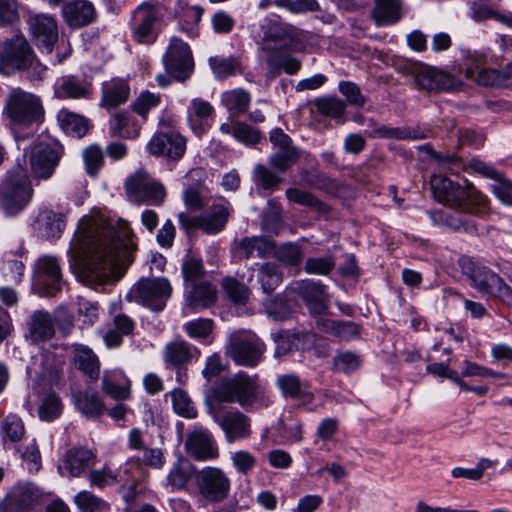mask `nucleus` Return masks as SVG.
Here are the masks:
<instances>
[{"label":"nucleus","mask_w":512,"mask_h":512,"mask_svg":"<svg viewBox=\"0 0 512 512\" xmlns=\"http://www.w3.org/2000/svg\"><path fill=\"white\" fill-rule=\"evenodd\" d=\"M74 241L79 260L71 267L78 280L93 289L109 280L114 263L123 261L130 265L137 248L134 233L123 220L115 225L83 221L78 226Z\"/></svg>","instance_id":"1"},{"label":"nucleus","mask_w":512,"mask_h":512,"mask_svg":"<svg viewBox=\"0 0 512 512\" xmlns=\"http://www.w3.org/2000/svg\"><path fill=\"white\" fill-rule=\"evenodd\" d=\"M204 402L238 403L242 408L253 409L256 404L268 406L269 398L265 388L259 381L258 375H248L238 372L231 378L217 381L205 393Z\"/></svg>","instance_id":"2"},{"label":"nucleus","mask_w":512,"mask_h":512,"mask_svg":"<svg viewBox=\"0 0 512 512\" xmlns=\"http://www.w3.org/2000/svg\"><path fill=\"white\" fill-rule=\"evenodd\" d=\"M433 197L439 202L466 213L482 217L489 211V200L471 183L461 186L443 175L430 180Z\"/></svg>","instance_id":"3"},{"label":"nucleus","mask_w":512,"mask_h":512,"mask_svg":"<svg viewBox=\"0 0 512 512\" xmlns=\"http://www.w3.org/2000/svg\"><path fill=\"white\" fill-rule=\"evenodd\" d=\"M187 138L181 134L176 119L167 113L161 115L157 129L146 144V152L154 157L178 162L186 153Z\"/></svg>","instance_id":"4"},{"label":"nucleus","mask_w":512,"mask_h":512,"mask_svg":"<svg viewBox=\"0 0 512 512\" xmlns=\"http://www.w3.org/2000/svg\"><path fill=\"white\" fill-rule=\"evenodd\" d=\"M4 114L14 128H29L44 121V107L39 96L13 88L6 97Z\"/></svg>","instance_id":"5"},{"label":"nucleus","mask_w":512,"mask_h":512,"mask_svg":"<svg viewBox=\"0 0 512 512\" xmlns=\"http://www.w3.org/2000/svg\"><path fill=\"white\" fill-rule=\"evenodd\" d=\"M461 266L472 288L512 309V287L502 277L486 266L475 264L470 258H463Z\"/></svg>","instance_id":"6"},{"label":"nucleus","mask_w":512,"mask_h":512,"mask_svg":"<svg viewBox=\"0 0 512 512\" xmlns=\"http://www.w3.org/2000/svg\"><path fill=\"white\" fill-rule=\"evenodd\" d=\"M0 45L3 70L23 71L32 69L36 80H42L46 68L38 61L30 43L22 33H16Z\"/></svg>","instance_id":"7"},{"label":"nucleus","mask_w":512,"mask_h":512,"mask_svg":"<svg viewBox=\"0 0 512 512\" xmlns=\"http://www.w3.org/2000/svg\"><path fill=\"white\" fill-rule=\"evenodd\" d=\"M195 496L202 506L224 502L230 494L231 480L220 467L206 466L197 470Z\"/></svg>","instance_id":"8"},{"label":"nucleus","mask_w":512,"mask_h":512,"mask_svg":"<svg viewBox=\"0 0 512 512\" xmlns=\"http://www.w3.org/2000/svg\"><path fill=\"white\" fill-rule=\"evenodd\" d=\"M172 294V286L167 278H140L129 290L126 299L136 302L153 311H162Z\"/></svg>","instance_id":"9"},{"label":"nucleus","mask_w":512,"mask_h":512,"mask_svg":"<svg viewBox=\"0 0 512 512\" xmlns=\"http://www.w3.org/2000/svg\"><path fill=\"white\" fill-rule=\"evenodd\" d=\"M204 403L208 414L223 431L227 443L231 444L251 437V418L248 415L236 408L222 412L219 403Z\"/></svg>","instance_id":"10"},{"label":"nucleus","mask_w":512,"mask_h":512,"mask_svg":"<svg viewBox=\"0 0 512 512\" xmlns=\"http://www.w3.org/2000/svg\"><path fill=\"white\" fill-rule=\"evenodd\" d=\"M33 189L23 172L8 174L1 184L0 205L6 216L20 213L31 201Z\"/></svg>","instance_id":"11"},{"label":"nucleus","mask_w":512,"mask_h":512,"mask_svg":"<svg viewBox=\"0 0 512 512\" xmlns=\"http://www.w3.org/2000/svg\"><path fill=\"white\" fill-rule=\"evenodd\" d=\"M125 191L135 203L156 207L163 205L167 195L164 185L143 169L126 179Z\"/></svg>","instance_id":"12"},{"label":"nucleus","mask_w":512,"mask_h":512,"mask_svg":"<svg viewBox=\"0 0 512 512\" xmlns=\"http://www.w3.org/2000/svg\"><path fill=\"white\" fill-rule=\"evenodd\" d=\"M162 12L157 4L143 2L137 6L129 22L131 37L139 44H153L158 37V24L161 21Z\"/></svg>","instance_id":"13"},{"label":"nucleus","mask_w":512,"mask_h":512,"mask_svg":"<svg viewBox=\"0 0 512 512\" xmlns=\"http://www.w3.org/2000/svg\"><path fill=\"white\" fill-rule=\"evenodd\" d=\"M166 71L177 81L184 82L193 73L194 60L187 43L178 37H172L163 56Z\"/></svg>","instance_id":"14"},{"label":"nucleus","mask_w":512,"mask_h":512,"mask_svg":"<svg viewBox=\"0 0 512 512\" xmlns=\"http://www.w3.org/2000/svg\"><path fill=\"white\" fill-rule=\"evenodd\" d=\"M28 32L34 45L50 54L59 39L57 20L44 13H31L27 17Z\"/></svg>","instance_id":"15"},{"label":"nucleus","mask_w":512,"mask_h":512,"mask_svg":"<svg viewBox=\"0 0 512 512\" xmlns=\"http://www.w3.org/2000/svg\"><path fill=\"white\" fill-rule=\"evenodd\" d=\"M265 350L264 342L252 334L231 338L227 354L237 365L255 367L262 361Z\"/></svg>","instance_id":"16"},{"label":"nucleus","mask_w":512,"mask_h":512,"mask_svg":"<svg viewBox=\"0 0 512 512\" xmlns=\"http://www.w3.org/2000/svg\"><path fill=\"white\" fill-rule=\"evenodd\" d=\"M63 155V146L57 141L39 142L30 153V166L35 177L49 179Z\"/></svg>","instance_id":"17"},{"label":"nucleus","mask_w":512,"mask_h":512,"mask_svg":"<svg viewBox=\"0 0 512 512\" xmlns=\"http://www.w3.org/2000/svg\"><path fill=\"white\" fill-rule=\"evenodd\" d=\"M62 273L58 259L53 256L40 257L36 262L34 287L42 296H54L61 290Z\"/></svg>","instance_id":"18"},{"label":"nucleus","mask_w":512,"mask_h":512,"mask_svg":"<svg viewBox=\"0 0 512 512\" xmlns=\"http://www.w3.org/2000/svg\"><path fill=\"white\" fill-rule=\"evenodd\" d=\"M291 291L303 300L311 315H322L328 310L329 295L321 281L298 280L291 285Z\"/></svg>","instance_id":"19"},{"label":"nucleus","mask_w":512,"mask_h":512,"mask_svg":"<svg viewBox=\"0 0 512 512\" xmlns=\"http://www.w3.org/2000/svg\"><path fill=\"white\" fill-rule=\"evenodd\" d=\"M40 498L41 493L35 485H17L0 501V512H31Z\"/></svg>","instance_id":"20"},{"label":"nucleus","mask_w":512,"mask_h":512,"mask_svg":"<svg viewBox=\"0 0 512 512\" xmlns=\"http://www.w3.org/2000/svg\"><path fill=\"white\" fill-rule=\"evenodd\" d=\"M184 448L192 459L196 461L214 460L219 457L218 445L213 435L206 429H195L185 440Z\"/></svg>","instance_id":"21"},{"label":"nucleus","mask_w":512,"mask_h":512,"mask_svg":"<svg viewBox=\"0 0 512 512\" xmlns=\"http://www.w3.org/2000/svg\"><path fill=\"white\" fill-rule=\"evenodd\" d=\"M56 318L46 310L33 311L26 321L24 337L32 344L50 341L55 335Z\"/></svg>","instance_id":"22"},{"label":"nucleus","mask_w":512,"mask_h":512,"mask_svg":"<svg viewBox=\"0 0 512 512\" xmlns=\"http://www.w3.org/2000/svg\"><path fill=\"white\" fill-rule=\"evenodd\" d=\"M34 233L47 241L59 239L66 227L65 215L49 208L40 209L33 220Z\"/></svg>","instance_id":"23"},{"label":"nucleus","mask_w":512,"mask_h":512,"mask_svg":"<svg viewBox=\"0 0 512 512\" xmlns=\"http://www.w3.org/2000/svg\"><path fill=\"white\" fill-rule=\"evenodd\" d=\"M62 17L68 27L73 29L88 26L96 21L97 12L89 0H70L63 4Z\"/></svg>","instance_id":"24"},{"label":"nucleus","mask_w":512,"mask_h":512,"mask_svg":"<svg viewBox=\"0 0 512 512\" xmlns=\"http://www.w3.org/2000/svg\"><path fill=\"white\" fill-rule=\"evenodd\" d=\"M144 122L138 119L132 110H121L114 113L108 122V133L111 137L136 139L139 137Z\"/></svg>","instance_id":"25"},{"label":"nucleus","mask_w":512,"mask_h":512,"mask_svg":"<svg viewBox=\"0 0 512 512\" xmlns=\"http://www.w3.org/2000/svg\"><path fill=\"white\" fill-rule=\"evenodd\" d=\"M456 78L449 73L432 67L421 69L415 76V83L428 92H448L456 87Z\"/></svg>","instance_id":"26"},{"label":"nucleus","mask_w":512,"mask_h":512,"mask_svg":"<svg viewBox=\"0 0 512 512\" xmlns=\"http://www.w3.org/2000/svg\"><path fill=\"white\" fill-rule=\"evenodd\" d=\"M283 280L282 272L277 264L272 262L255 263L251 267L248 282L254 287L253 282L260 287L263 293L271 294Z\"/></svg>","instance_id":"27"},{"label":"nucleus","mask_w":512,"mask_h":512,"mask_svg":"<svg viewBox=\"0 0 512 512\" xmlns=\"http://www.w3.org/2000/svg\"><path fill=\"white\" fill-rule=\"evenodd\" d=\"M197 470L187 458L180 456L170 466L164 486L171 492L186 490L189 482L195 481Z\"/></svg>","instance_id":"28"},{"label":"nucleus","mask_w":512,"mask_h":512,"mask_svg":"<svg viewBox=\"0 0 512 512\" xmlns=\"http://www.w3.org/2000/svg\"><path fill=\"white\" fill-rule=\"evenodd\" d=\"M199 356V349L184 340L169 342L163 351V361L166 367L186 366L193 360H198Z\"/></svg>","instance_id":"29"},{"label":"nucleus","mask_w":512,"mask_h":512,"mask_svg":"<svg viewBox=\"0 0 512 512\" xmlns=\"http://www.w3.org/2000/svg\"><path fill=\"white\" fill-rule=\"evenodd\" d=\"M96 454L86 447H72L64 456V467L72 477L86 474L96 463Z\"/></svg>","instance_id":"30"},{"label":"nucleus","mask_w":512,"mask_h":512,"mask_svg":"<svg viewBox=\"0 0 512 512\" xmlns=\"http://www.w3.org/2000/svg\"><path fill=\"white\" fill-rule=\"evenodd\" d=\"M275 241L264 236H246L236 243V251L244 259L269 258L275 252Z\"/></svg>","instance_id":"31"},{"label":"nucleus","mask_w":512,"mask_h":512,"mask_svg":"<svg viewBox=\"0 0 512 512\" xmlns=\"http://www.w3.org/2000/svg\"><path fill=\"white\" fill-rule=\"evenodd\" d=\"M185 301L187 307L194 312L210 308L217 301V289L208 281L193 283L187 291Z\"/></svg>","instance_id":"32"},{"label":"nucleus","mask_w":512,"mask_h":512,"mask_svg":"<svg viewBox=\"0 0 512 512\" xmlns=\"http://www.w3.org/2000/svg\"><path fill=\"white\" fill-rule=\"evenodd\" d=\"M54 94L58 99H88L91 84L73 75L64 76L56 81Z\"/></svg>","instance_id":"33"},{"label":"nucleus","mask_w":512,"mask_h":512,"mask_svg":"<svg viewBox=\"0 0 512 512\" xmlns=\"http://www.w3.org/2000/svg\"><path fill=\"white\" fill-rule=\"evenodd\" d=\"M230 215V204L225 199L213 203L201 214L202 230L207 234H216L222 231Z\"/></svg>","instance_id":"34"},{"label":"nucleus","mask_w":512,"mask_h":512,"mask_svg":"<svg viewBox=\"0 0 512 512\" xmlns=\"http://www.w3.org/2000/svg\"><path fill=\"white\" fill-rule=\"evenodd\" d=\"M369 125L374 127L372 131L368 132L370 138L396 140H421L426 138L425 132L419 127L376 125L374 119H369Z\"/></svg>","instance_id":"35"},{"label":"nucleus","mask_w":512,"mask_h":512,"mask_svg":"<svg viewBox=\"0 0 512 512\" xmlns=\"http://www.w3.org/2000/svg\"><path fill=\"white\" fill-rule=\"evenodd\" d=\"M72 398L76 409L86 418H98L106 412L99 393L93 389L77 391Z\"/></svg>","instance_id":"36"},{"label":"nucleus","mask_w":512,"mask_h":512,"mask_svg":"<svg viewBox=\"0 0 512 512\" xmlns=\"http://www.w3.org/2000/svg\"><path fill=\"white\" fill-rule=\"evenodd\" d=\"M214 108L206 100L194 98L187 109V121L191 130L201 136L208 127V120L213 115Z\"/></svg>","instance_id":"37"},{"label":"nucleus","mask_w":512,"mask_h":512,"mask_svg":"<svg viewBox=\"0 0 512 512\" xmlns=\"http://www.w3.org/2000/svg\"><path fill=\"white\" fill-rule=\"evenodd\" d=\"M129 95L130 87L127 80L111 79L103 83L101 106L107 109L116 108L125 103Z\"/></svg>","instance_id":"38"},{"label":"nucleus","mask_w":512,"mask_h":512,"mask_svg":"<svg viewBox=\"0 0 512 512\" xmlns=\"http://www.w3.org/2000/svg\"><path fill=\"white\" fill-rule=\"evenodd\" d=\"M317 326L341 341H351L360 337L362 326L353 321H340L334 319H319Z\"/></svg>","instance_id":"39"},{"label":"nucleus","mask_w":512,"mask_h":512,"mask_svg":"<svg viewBox=\"0 0 512 512\" xmlns=\"http://www.w3.org/2000/svg\"><path fill=\"white\" fill-rule=\"evenodd\" d=\"M102 390L115 400H126L130 397V380L121 370L104 371Z\"/></svg>","instance_id":"40"},{"label":"nucleus","mask_w":512,"mask_h":512,"mask_svg":"<svg viewBox=\"0 0 512 512\" xmlns=\"http://www.w3.org/2000/svg\"><path fill=\"white\" fill-rule=\"evenodd\" d=\"M204 8L200 5H181L176 11L178 26L181 31L190 38H196L200 34L199 23L204 14Z\"/></svg>","instance_id":"41"},{"label":"nucleus","mask_w":512,"mask_h":512,"mask_svg":"<svg viewBox=\"0 0 512 512\" xmlns=\"http://www.w3.org/2000/svg\"><path fill=\"white\" fill-rule=\"evenodd\" d=\"M402 0H374L372 19L378 26L397 23L401 19Z\"/></svg>","instance_id":"42"},{"label":"nucleus","mask_w":512,"mask_h":512,"mask_svg":"<svg viewBox=\"0 0 512 512\" xmlns=\"http://www.w3.org/2000/svg\"><path fill=\"white\" fill-rule=\"evenodd\" d=\"M57 120L67 135L78 139L83 138L92 127L87 118L68 109H61L57 114Z\"/></svg>","instance_id":"43"},{"label":"nucleus","mask_w":512,"mask_h":512,"mask_svg":"<svg viewBox=\"0 0 512 512\" xmlns=\"http://www.w3.org/2000/svg\"><path fill=\"white\" fill-rule=\"evenodd\" d=\"M276 170L271 166L267 167L264 164H256L252 173V180L258 191L262 190L261 195L269 196L276 191L281 185L283 179Z\"/></svg>","instance_id":"44"},{"label":"nucleus","mask_w":512,"mask_h":512,"mask_svg":"<svg viewBox=\"0 0 512 512\" xmlns=\"http://www.w3.org/2000/svg\"><path fill=\"white\" fill-rule=\"evenodd\" d=\"M276 386L286 398H313V395L306 391V384L294 373L279 375Z\"/></svg>","instance_id":"45"},{"label":"nucleus","mask_w":512,"mask_h":512,"mask_svg":"<svg viewBox=\"0 0 512 512\" xmlns=\"http://www.w3.org/2000/svg\"><path fill=\"white\" fill-rule=\"evenodd\" d=\"M74 365L92 380H96L99 377V359L97 355L86 346H80L75 349Z\"/></svg>","instance_id":"46"},{"label":"nucleus","mask_w":512,"mask_h":512,"mask_svg":"<svg viewBox=\"0 0 512 512\" xmlns=\"http://www.w3.org/2000/svg\"><path fill=\"white\" fill-rule=\"evenodd\" d=\"M283 211L279 203L269 200L261 216V229L269 234L278 235L283 227Z\"/></svg>","instance_id":"47"},{"label":"nucleus","mask_w":512,"mask_h":512,"mask_svg":"<svg viewBox=\"0 0 512 512\" xmlns=\"http://www.w3.org/2000/svg\"><path fill=\"white\" fill-rule=\"evenodd\" d=\"M288 201L295 204L308 207L313 211L326 213L329 211L328 205L315 196L313 193L299 188H288L285 191Z\"/></svg>","instance_id":"48"},{"label":"nucleus","mask_w":512,"mask_h":512,"mask_svg":"<svg viewBox=\"0 0 512 512\" xmlns=\"http://www.w3.org/2000/svg\"><path fill=\"white\" fill-rule=\"evenodd\" d=\"M208 63L218 79H226L242 70L241 61L237 56H213L208 59Z\"/></svg>","instance_id":"49"},{"label":"nucleus","mask_w":512,"mask_h":512,"mask_svg":"<svg viewBox=\"0 0 512 512\" xmlns=\"http://www.w3.org/2000/svg\"><path fill=\"white\" fill-rule=\"evenodd\" d=\"M0 432L4 444L19 442L25 435V426L21 417L16 414L5 416L1 421Z\"/></svg>","instance_id":"50"},{"label":"nucleus","mask_w":512,"mask_h":512,"mask_svg":"<svg viewBox=\"0 0 512 512\" xmlns=\"http://www.w3.org/2000/svg\"><path fill=\"white\" fill-rule=\"evenodd\" d=\"M221 100L232 115H240L247 111L251 97L244 89H234L223 93Z\"/></svg>","instance_id":"51"},{"label":"nucleus","mask_w":512,"mask_h":512,"mask_svg":"<svg viewBox=\"0 0 512 512\" xmlns=\"http://www.w3.org/2000/svg\"><path fill=\"white\" fill-rule=\"evenodd\" d=\"M161 103V95L149 90L142 91L130 105L132 112L146 122L149 112L158 107Z\"/></svg>","instance_id":"52"},{"label":"nucleus","mask_w":512,"mask_h":512,"mask_svg":"<svg viewBox=\"0 0 512 512\" xmlns=\"http://www.w3.org/2000/svg\"><path fill=\"white\" fill-rule=\"evenodd\" d=\"M302 151L297 148L278 150L269 157V165L278 173H285L301 158Z\"/></svg>","instance_id":"53"},{"label":"nucleus","mask_w":512,"mask_h":512,"mask_svg":"<svg viewBox=\"0 0 512 512\" xmlns=\"http://www.w3.org/2000/svg\"><path fill=\"white\" fill-rule=\"evenodd\" d=\"M313 105L319 114L334 119L342 118L346 110V103L336 96L316 98Z\"/></svg>","instance_id":"54"},{"label":"nucleus","mask_w":512,"mask_h":512,"mask_svg":"<svg viewBox=\"0 0 512 512\" xmlns=\"http://www.w3.org/2000/svg\"><path fill=\"white\" fill-rule=\"evenodd\" d=\"M74 502L80 512H107L110 509L104 499L87 490L78 492L74 497Z\"/></svg>","instance_id":"55"},{"label":"nucleus","mask_w":512,"mask_h":512,"mask_svg":"<svg viewBox=\"0 0 512 512\" xmlns=\"http://www.w3.org/2000/svg\"><path fill=\"white\" fill-rule=\"evenodd\" d=\"M63 412L61 398L54 392L47 394L38 406V416L42 421L51 422Z\"/></svg>","instance_id":"56"},{"label":"nucleus","mask_w":512,"mask_h":512,"mask_svg":"<svg viewBox=\"0 0 512 512\" xmlns=\"http://www.w3.org/2000/svg\"><path fill=\"white\" fill-rule=\"evenodd\" d=\"M169 394L171 396L173 409L178 415L187 419L197 417V410L185 390L175 388Z\"/></svg>","instance_id":"57"},{"label":"nucleus","mask_w":512,"mask_h":512,"mask_svg":"<svg viewBox=\"0 0 512 512\" xmlns=\"http://www.w3.org/2000/svg\"><path fill=\"white\" fill-rule=\"evenodd\" d=\"M306 184L313 189L323 191L329 195H337L341 190V183L323 172H313L306 178Z\"/></svg>","instance_id":"58"},{"label":"nucleus","mask_w":512,"mask_h":512,"mask_svg":"<svg viewBox=\"0 0 512 512\" xmlns=\"http://www.w3.org/2000/svg\"><path fill=\"white\" fill-rule=\"evenodd\" d=\"M271 338L275 343L273 356L279 359L293 350L295 346L294 341L299 339V334L282 330L272 333Z\"/></svg>","instance_id":"59"},{"label":"nucleus","mask_w":512,"mask_h":512,"mask_svg":"<svg viewBox=\"0 0 512 512\" xmlns=\"http://www.w3.org/2000/svg\"><path fill=\"white\" fill-rule=\"evenodd\" d=\"M184 330L193 339L206 340L214 330V321L210 318H197L185 323Z\"/></svg>","instance_id":"60"},{"label":"nucleus","mask_w":512,"mask_h":512,"mask_svg":"<svg viewBox=\"0 0 512 512\" xmlns=\"http://www.w3.org/2000/svg\"><path fill=\"white\" fill-rule=\"evenodd\" d=\"M222 287L235 304H245L249 298V288L233 277H225L222 280Z\"/></svg>","instance_id":"61"},{"label":"nucleus","mask_w":512,"mask_h":512,"mask_svg":"<svg viewBox=\"0 0 512 512\" xmlns=\"http://www.w3.org/2000/svg\"><path fill=\"white\" fill-rule=\"evenodd\" d=\"M24 264L21 260L14 258V255L6 253L1 267L2 276L9 282L18 284L22 280Z\"/></svg>","instance_id":"62"},{"label":"nucleus","mask_w":512,"mask_h":512,"mask_svg":"<svg viewBox=\"0 0 512 512\" xmlns=\"http://www.w3.org/2000/svg\"><path fill=\"white\" fill-rule=\"evenodd\" d=\"M104 153L98 144H92L83 150L86 172L90 176L96 175L104 165Z\"/></svg>","instance_id":"63"},{"label":"nucleus","mask_w":512,"mask_h":512,"mask_svg":"<svg viewBox=\"0 0 512 512\" xmlns=\"http://www.w3.org/2000/svg\"><path fill=\"white\" fill-rule=\"evenodd\" d=\"M336 261L333 255L327 254L321 257H309L304 266L308 274L328 275L335 267Z\"/></svg>","instance_id":"64"}]
</instances>
